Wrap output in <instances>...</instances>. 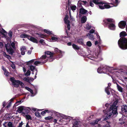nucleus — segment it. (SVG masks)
Returning a JSON list of instances; mask_svg holds the SVG:
<instances>
[{
    "label": "nucleus",
    "instance_id": "nucleus-61",
    "mask_svg": "<svg viewBox=\"0 0 127 127\" xmlns=\"http://www.w3.org/2000/svg\"><path fill=\"white\" fill-rule=\"evenodd\" d=\"M2 29V32H1V33L2 34H3V33H6V34H7V33L6 32V31L4 30L3 29Z\"/></svg>",
    "mask_w": 127,
    "mask_h": 127
},
{
    "label": "nucleus",
    "instance_id": "nucleus-50",
    "mask_svg": "<svg viewBox=\"0 0 127 127\" xmlns=\"http://www.w3.org/2000/svg\"><path fill=\"white\" fill-rule=\"evenodd\" d=\"M57 120H58L56 119H54L52 117V119L51 121H52L53 122H54L55 124L56 123H57Z\"/></svg>",
    "mask_w": 127,
    "mask_h": 127
},
{
    "label": "nucleus",
    "instance_id": "nucleus-15",
    "mask_svg": "<svg viewBox=\"0 0 127 127\" xmlns=\"http://www.w3.org/2000/svg\"><path fill=\"white\" fill-rule=\"evenodd\" d=\"M6 50L9 54L11 55H12L14 53L13 50L11 47H10L9 48L7 49V50Z\"/></svg>",
    "mask_w": 127,
    "mask_h": 127
},
{
    "label": "nucleus",
    "instance_id": "nucleus-46",
    "mask_svg": "<svg viewBox=\"0 0 127 127\" xmlns=\"http://www.w3.org/2000/svg\"><path fill=\"white\" fill-rule=\"evenodd\" d=\"M70 20L71 21H75L73 17L70 14V18H69Z\"/></svg>",
    "mask_w": 127,
    "mask_h": 127
},
{
    "label": "nucleus",
    "instance_id": "nucleus-13",
    "mask_svg": "<svg viewBox=\"0 0 127 127\" xmlns=\"http://www.w3.org/2000/svg\"><path fill=\"white\" fill-rule=\"evenodd\" d=\"M103 68V71H104V73H106L107 72L109 71V67L105 65L103 66H102Z\"/></svg>",
    "mask_w": 127,
    "mask_h": 127
},
{
    "label": "nucleus",
    "instance_id": "nucleus-18",
    "mask_svg": "<svg viewBox=\"0 0 127 127\" xmlns=\"http://www.w3.org/2000/svg\"><path fill=\"white\" fill-rule=\"evenodd\" d=\"M35 66H34L32 65H30L29 66V69L31 71H33L34 69L36 71V73L35 74L36 75V73L37 72V70L35 68Z\"/></svg>",
    "mask_w": 127,
    "mask_h": 127
},
{
    "label": "nucleus",
    "instance_id": "nucleus-19",
    "mask_svg": "<svg viewBox=\"0 0 127 127\" xmlns=\"http://www.w3.org/2000/svg\"><path fill=\"white\" fill-rule=\"evenodd\" d=\"M72 46L73 48L74 49L76 50H78L80 49V48L79 47L74 44H73L72 45Z\"/></svg>",
    "mask_w": 127,
    "mask_h": 127
},
{
    "label": "nucleus",
    "instance_id": "nucleus-54",
    "mask_svg": "<svg viewBox=\"0 0 127 127\" xmlns=\"http://www.w3.org/2000/svg\"><path fill=\"white\" fill-rule=\"evenodd\" d=\"M47 37V36L46 35L42 34L40 37L42 38H45V37Z\"/></svg>",
    "mask_w": 127,
    "mask_h": 127
},
{
    "label": "nucleus",
    "instance_id": "nucleus-31",
    "mask_svg": "<svg viewBox=\"0 0 127 127\" xmlns=\"http://www.w3.org/2000/svg\"><path fill=\"white\" fill-rule=\"evenodd\" d=\"M26 89H27L28 91L30 92L31 94H33V91L31 88H29L28 87H26Z\"/></svg>",
    "mask_w": 127,
    "mask_h": 127
},
{
    "label": "nucleus",
    "instance_id": "nucleus-56",
    "mask_svg": "<svg viewBox=\"0 0 127 127\" xmlns=\"http://www.w3.org/2000/svg\"><path fill=\"white\" fill-rule=\"evenodd\" d=\"M8 73V72L6 70L4 71V74H5V76H8V75L7 74Z\"/></svg>",
    "mask_w": 127,
    "mask_h": 127
},
{
    "label": "nucleus",
    "instance_id": "nucleus-1",
    "mask_svg": "<svg viewBox=\"0 0 127 127\" xmlns=\"http://www.w3.org/2000/svg\"><path fill=\"white\" fill-rule=\"evenodd\" d=\"M121 38L119 40L118 44L119 47L123 50L127 49V38L124 37L127 35V34L125 31H122L120 33Z\"/></svg>",
    "mask_w": 127,
    "mask_h": 127
},
{
    "label": "nucleus",
    "instance_id": "nucleus-44",
    "mask_svg": "<svg viewBox=\"0 0 127 127\" xmlns=\"http://www.w3.org/2000/svg\"><path fill=\"white\" fill-rule=\"evenodd\" d=\"M91 28V26L89 25V24H87L86 25V29L87 30H90Z\"/></svg>",
    "mask_w": 127,
    "mask_h": 127
},
{
    "label": "nucleus",
    "instance_id": "nucleus-33",
    "mask_svg": "<svg viewBox=\"0 0 127 127\" xmlns=\"http://www.w3.org/2000/svg\"><path fill=\"white\" fill-rule=\"evenodd\" d=\"M70 21H68L67 23H65L67 24V27L68 30H69L70 29Z\"/></svg>",
    "mask_w": 127,
    "mask_h": 127
},
{
    "label": "nucleus",
    "instance_id": "nucleus-24",
    "mask_svg": "<svg viewBox=\"0 0 127 127\" xmlns=\"http://www.w3.org/2000/svg\"><path fill=\"white\" fill-rule=\"evenodd\" d=\"M87 36L90 39L93 40L94 39V36L93 35L89 33H88L87 34Z\"/></svg>",
    "mask_w": 127,
    "mask_h": 127
},
{
    "label": "nucleus",
    "instance_id": "nucleus-9",
    "mask_svg": "<svg viewBox=\"0 0 127 127\" xmlns=\"http://www.w3.org/2000/svg\"><path fill=\"white\" fill-rule=\"evenodd\" d=\"M101 119H97L95 120H94L90 123V124L92 126H94L97 124L99 121Z\"/></svg>",
    "mask_w": 127,
    "mask_h": 127
},
{
    "label": "nucleus",
    "instance_id": "nucleus-32",
    "mask_svg": "<svg viewBox=\"0 0 127 127\" xmlns=\"http://www.w3.org/2000/svg\"><path fill=\"white\" fill-rule=\"evenodd\" d=\"M10 46V44L9 43H8L7 44H5V47L6 50H7V49H8L10 48V47H11Z\"/></svg>",
    "mask_w": 127,
    "mask_h": 127
},
{
    "label": "nucleus",
    "instance_id": "nucleus-45",
    "mask_svg": "<svg viewBox=\"0 0 127 127\" xmlns=\"http://www.w3.org/2000/svg\"><path fill=\"white\" fill-rule=\"evenodd\" d=\"M86 44L89 47H91L92 45V44L90 41H88L87 42Z\"/></svg>",
    "mask_w": 127,
    "mask_h": 127
},
{
    "label": "nucleus",
    "instance_id": "nucleus-40",
    "mask_svg": "<svg viewBox=\"0 0 127 127\" xmlns=\"http://www.w3.org/2000/svg\"><path fill=\"white\" fill-rule=\"evenodd\" d=\"M70 7L72 11H74L76 9V6L75 5L70 6Z\"/></svg>",
    "mask_w": 127,
    "mask_h": 127
},
{
    "label": "nucleus",
    "instance_id": "nucleus-3",
    "mask_svg": "<svg viewBox=\"0 0 127 127\" xmlns=\"http://www.w3.org/2000/svg\"><path fill=\"white\" fill-rule=\"evenodd\" d=\"M10 80L12 82V85L15 87H18L19 85L21 86L24 85V84L20 80H15V78L13 77H11Z\"/></svg>",
    "mask_w": 127,
    "mask_h": 127
},
{
    "label": "nucleus",
    "instance_id": "nucleus-21",
    "mask_svg": "<svg viewBox=\"0 0 127 127\" xmlns=\"http://www.w3.org/2000/svg\"><path fill=\"white\" fill-rule=\"evenodd\" d=\"M97 72L99 73H104V71L103 70L102 66L99 67L97 69Z\"/></svg>",
    "mask_w": 127,
    "mask_h": 127
},
{
    "label": "nucleus",
    "instance_id": "nucleus-59",
    "mask_svg": "<svg viewBox=\"0 0 127 127\" xmlns=\"http://www.w3.org/2000/svg\"><path fill=\"white\" fill-rule=\"evenodd\" d=\"M92 0H91V1L90 2V5L92 7H93L94 6V4L92 2Z\"/></svg>",
    "mask_w": 127,
    "mask_h": 127
},
{
    "label": "nucleus",
    "instance_id": "nucleus-30",
    "mask_svg": "<svg viewBox=\"0 0 127 127\" xmlns=\"http://www.w3.org/2000/svg\"><path fill=\"white\" fill-rule=\"evenodd\" d=\"M55 51L56 53H59L60 55H61L62 54L61 51L59 50L58 48H57L55 49Z\"/></svg>",
    "mask_w": 127,
    "mask_h": 127
},
{
    "label": "nucleus",
    "instance_id": "nucleus-14",
    "mask_svg": "<svg viewBox=\"0 0 127 127\" xmlns=\"http://www.w3.org/2000/svg\"><path fill=\"white\" fill-rule=\"evenodd\" d=\"M92 2L96 5H103L104 3V2H98L99 0H92Z\"/></svg>",
    "mask_w": 127,
    "mask_h": 127
},
{
    "label": "nucleus",
    "instance_id": "nucleus-25",
    "mask_svg": "<svg viewBox=\"0 0 127 127\" xmlns=\"http://www.w3.org/2000/svg\"><path fill=\"white\" fill-rule=\"evenodd\" d=\"M109 24L108 27L111 30H113L114 28H115V26L113 23Z\"/></svg>",
    "mask_w": 127,
    "mask_h": 127
},
{
    "label": "nucleus",
    "instance_id": "nucleus-10",
    "mask_svg": "<svg viewBox=\"0 0 127 127\" xmlns=\"http://www.w3.org/2000/svg\"><path fill=\"white\" fill-rule=\"evenodd\" d=\"M88 12V11L85 9L83 8H81L80 9L79 13L82 14H84L85 15V14H86Z\"/></svg>",
    "mask_w": 127,
    "mask_h": 127
},
{
    "label": "nucleus",
    "instance_id": "nucleus-20",
    "mask_svg": "<svg viewBox=\"0 0 127 127\" xmlns=\"http://www.w3.org/2000/svg\"><path fill=\"white\" fill-rule=\"evenodd\" d=\"M121 110L122 112H127V106L123 105L122 106Z\"/></svg>",
    "mask_w": 127,
    "mask_h": 127
},
{
    "label": "nucleus",
    "instance_id": "nucleus-64",
    "mask_svg": "<svg viewBox=\"0 0 127 127\" xmlns=\"http://www.w3.org/2000/svg\"><path fill=\"white\" fill-rule=\"evenodd\" d=\"M44 40L43 39H41L40 40L39 42L41 44L44 42Z\"/></svg>",
    "mask_w": 127,
    "mask_h": 127
},
{
    "label": "nucleus",
    "instance_id": "nucleus-63",
    "mask_svg": "<svg viewBox=\"0 0 127 127\" xmlns=\"http://www.w3.org/2000/svg\"><path fill=\"white\" fill-rule=\"evenodd\" d=\"M67 44L68 46H70L72 45V43L71 42H69Z\"/></svg>",
    "mask_w": 127,
    "mask_h": 127
},
{
    "label": "nucleus",
    "instance_id": "nucleus-17",
    "mask_svg": "<svg viewBox=\"0 0 127 127\" xmlns=\"http://www.w3.org/2000/svg\"><path fill=\"white\" fill-rule=\"evenodd\" d=\"M87 18L85 16H83L81 18V22L82 23H85L86 21Z\"/></svg>",
    "mask_w": 127,
    "mask_h": 127
},
{
    "label": "nucleus",
    "instance_id": "nucleus-43",
    "mask_svg": "<svg viewBox=\"0 0 127 127\" xmlns=\"http://www.w3.org/2000/svg\"><path fill=\"white\" fill-rule=\"evenodd\" d=\"M26 118L28 120L30 119L31 120L32 117L31 116L29 115H28L27 114L26 115Z\"/></svg>",
    "mask_w": 127,
    "mask_h": 127
},
{
    "label": "nucleus",
    "instance_id": "nucleus-38",
    "mask_svg": "<svg viewBox=\"0 0 127 127\" xmlns=\"http://www.w3.org/2000/svg\"><path fill=\"white\" fill-rule=\"evenodd\" d=\"M45 119L46 120H50L51 121L52 119V117L51 116H49L45 118Z\"/></svg>",
    "mask_w": 127,
    "mask_h": 127
},
{
    "label": "nucleus",
    "instance_id": "nucleus-36",
    "mask_svg": "<svg viewBox=\"0 0 127 127\" xmlns=\"http://www.w3.org/2000/svg\"><path fill=\"white\" fill-rule=\"evenodd\" d=\"M30 77L27 78L25 77L24 78L23 80L29 83H30Z\"/></svg>",
    "mask_w": 127,
    "mask_h": 127
},
{
    "label": "nucleus",
    "instance_id": "nucleus-60",
    "mask_svg": "<svg viewBox=\"0 0 127 127\" xmlns=\"http://www.w3.org/2000/svg\"><path fill=\"white\" fill-rule=\"evenodd\" d=\"M23 123L22 122L21 123L19 124V125L18 127H22V126L23 125Z\"/></svg>",
    "mask_w": 127,
    "mask_h": 127
},
{
    "label": "nucleus",
    "instance_id": "nucleus-53",
    "mask_svg": "<svg viewBox=\"0 0 127 127\" xmlns=\"http://www.w3.org/2000/svg\"><path fill=\"white\" fill-rule=\"evenodd\" d=\"M47 57V55L45 54V55H43L40 58L42 59H45Z\"/></svg>",
    "mask_w": 127,
    "mask_h": 127
},
{
    "label": "nucleus",
    "instance_id": "nucleus-49",
    "mask_svg": "<svg viewBox=\"0 0 127 127\" xmlns=\"http://www.w3.org/2000/svg\"><path fill=\"white\" fill-rule=\"evenodd\" d=\"M8 103V105L6 107L7 108H9L11 106V103L10 102H9Z\"/></svg>",
    "mask_w": 127,
    "mask_h": 127
},
{
    "label": "nucleus",
    "instance_id": "nucleus-7",
    "mask_svg": "<svg viewBox=\"0 0 127 127\" xmlns=\"http://www.w3.org/2000/svg\"><path fill=\"white\" fill-rule=\"evenodd\" d=\"M45 55H47V57L51 58L53 57L54 55L53 53H52L51 52L47 51H45Z\"/></svg>",
    "mask_w": 127,
    "mask_h": 127
},
{
    "label": "nucleus",
    "instance_id": "nucleus-58",
    "mask_svg": "<svg viewBox=\"0 0 127 127\" xmlns=\"http://www.w3.org/2000/svg\"><path fill=\"white\" fill-rule=\"evenodd\" d=\"M11 66L12 68L14 69L15 68V65L14 64H11Z\"/></svg>",
    "mask_w": 127,
    "mask_h": 127
},
{
    "label": "nucleus",
    "instance_id": "nucleus-41",
    "mask_svg": "<svg viewBox=\"0 0 127 127\" xmlns=\"http://www.w3.org/2000/svg\"><path fill=\"white\" fill-rule=\"evenodd\" d=\"M7 125L8 127H14L13 126L12 123L10 122H9L8 123Z\"/></svg>",
    "mask_w": 127,
    "mask_h": 127
},
{
    "label": "nucleus",
    "instance_id": "nucleus-27",
    "mask_svg": "<svg viewBox=\"0 0 127 127\" xmlns=\"http://www.w3.org/2000/svg\"><path fill=\"white\" fill-rule=\"evenodd\" d=\"M29 111L30 110L29 109H27L26 107H25V108H24L23 111L22 113L25 114H27L29 113Z\"/></svg>",
    "mask_w": 127,
    "mask_h": 127
},
{
    "label": "nucleus",
    "instance_id": "nucleus-29",
    "mask_svg": "<svg viewBox=\"0 0 127 127\" xmlns=\"http://www.w3.org/2000/svg\"><path fill=\"white\" fill-rule=\"evenodd\" d=\"M69 17L67 15H66L65 16V17L64 19V22L65 23H67L68 21H69L68 20Z\"/></svg>",
    "mask_w": 127,
    "mask_h": 127
},
{
    "label": "nucleus",
    "instance_id": "nucleus-52",
    "mask_svg": "<svg viewBox=\"0 0 127 127\" xmlns=\"http://www.w3.org/2000/svg\"><path fill=\"white\" fill-rule=\"evenodd\" d=\"M11 45L13 48H15V43L14 42H12L11 44Z\"/></svg>",
    "mask_w": 127,
    "mask_h": 127
},
{
    "label": "nucleus",
    "instance_id": "nucleus-37",
    "mask_svg": "<svg viewBox=\"0 0 127 127\" xmlns=\"http://www.w3.org/2000/svg\"><path fill=\"white\" fill-rule=\"evenodd\" d=\"M49 113V110H45L44 111H42L41 113V115H42L43 116L44 115V114L46 113Z\"/></svg>",
    "mask_w": 127,
    "mask_h": 127
},
{
    "label": "nucleus",
    "instance_id": "nucleus-28",
    "mask_svg": "<svg viewBox=\"0 0 127 127\" xmlns=\"http://www.w3.org/2000/svg\"><path fill=\"white\" fill-rule=\"evenodd\" d=\"M77 42L80 44L83 45L84 44L83 39L82 38H80L77 40Z\"/></svg>",
    "mask_w": 127,
    "mask_h": 127
},
{
    "label": "nucleus",
    "instance_id": "nucleus-42",
    "mask_svg": "<svg viewBox=\"0 0 127 127\" xmlns=\"http://www.w3.org/2000/svg\"><path fill=\"white\" fill-rule=\"evenodd\" d=\"M31 74V72L29 70H28L25 73V76H29Z\"/></svg>",
    "mask_w": 127,
    "mask_h": 127
},
{
    "label": "nucleus",
    "instance_id": "nucleus-8",
    "mask_svg": "<svg viewBox=\"0 0 127 127\" xmlns=\"http://www.w3.org/2000/svg\"><path fill=\"white\" fill-rule=\"evenodd\" d=\"M28 39L34 43H38V41L37 39L35 38L30 36L29 37H28Z\"/></svg>",
    "mask_w": 127,
    "mask_h": 127
},
{
    "label": "nucleus",
    "instance_id": "nucleus-62",
    "mask_svg": "<svg viewBox=\"0 0 127 127\" xmlns=\"http://www.w3.org/2000/svg\"><path fill=\"white\" fill-rule=\"evenodd\" d=\"M109 87L108 86L105 89V92H107V91H109Z\"/></svg>",
    "mask_w": 127,
    "mask_h": 127
},
{
    "label": "nucleus",
    "instance_id": "nucleus-2",
    "mask_svg": "<svg viewBox=\"0 0 127 127\" xmlns=\"http://www.w3.org/2000/svg\"><path fill=\"white\" fill-rule=\"evenodd\" d=\"M118 99L116 100L113 104L111 106L109 112H110L109 116L110 117H115L118 115L117 107L116 105L118 102Z\"/></svg>",
    "mask_w": 127,
    "mask_h": 127
},
{
    "label": "nucleus",
    "instance_id": "nucleus-39",
    "mask_svg": "<svg viewBox=\"0 0 127 127\" xmlns=\"http://www.w3.org/2000/svg\"><path fill=\"white\" fill-rule=\"evenodd\" d=\"M4 56L6 58L8 59H11L10 56L9 55L6 54L5 52H4Z\"/></svg>",
    "mask_w": 127,
    "mask_h": 127
},
{
    "label": "nucleus",
    "instance_id": "nucleus-5",
    "mask_svg": "<svg viewBox=\"0 0 127 127\" xmlns=\"http://www.w3.org/2000/svg\"><path fill=\"white\" fill-rule=\"evenodd\" d=\"M127 25L126 22L125 21H121L119 24V26L121 28H124Z\"/></svg>",
    "mask_w": 127,
    "mask_h": 127
},
{
    "label": "nucleus",
    "instance_id": "nucleus-48",
    "mask_svg": "<svg viewBox=\"0 0 127 127\" xmlns=\"http://www.w3.org/2000/svg\"><path fill=\"white\" fill-rule=\"evenodd\" d=\"M51 39L52 40H54L56 41L58 39V38L55 37H52L51 38Z\"/></svg>",
    "mask_w": 127,
    "mask_h": 127
},
{
    "label": "nucleus",
    "instance_id": "nucleus-34",
    "mask_svg": "<svg viewBox=\"0 0 127 127\" xmlns=\"http://www.w3.org/2000/svg\"><path fill=\"white\" fill-rule=\"evenodd\" d=\"M35 116H36L37 117L39 118H40L41 117V115H40V113L38 112H36L35 113Z\"/></svg>",
    "mask_w": 127,
    "mask_h": 127
},
{
    "label": "nucleus",
    "instance_id": "nucleus-12",
    "mask_svg": "<svg viewBox=\"0 0 127 127\" xmlns=\"http://www.w3.org/2000/svg\"><path fill=\"white\" fill-rule=\"evenodd\" d=\"M87 3V2L86 1H84L82 0H79L78 2V6L80 4L81 6H82L81 5L83 4L84 5H86Z\"/></svg>",
    "mask_w": 127,
    "mask_h": 127
},
{
    "label": "nucleus",
    "instance_id": "nucleus-4",
    "mask_svg": "<svg viewBox=\"0 0 127 127\" xmlns=\"http://www.w3.org/2000/svg\"><path fill=\"white\" fill-rule=\"evenodd\" d=\"M118 0H115V2L114 4L113 5V6H111L110 5L107 4L106 3L104 2V3L103 5H99L98 6L99 8L102 9H104L105 8L108 9L109 8L111 7L114 6H117L118 3Z\"/></svg>",
    "mask_w": 127,
    "mask_h": 127
},
{
    "label": "nucleus",
    "instance_id": "nucleus-16",
    "mask_svg": "<svg viewBox=\"0 0 127 127\" xmlns=\"http://www.w3.org/2000/svg\"><path fill=\"white\" fill-rule=\"evenodd\" d=\"M21 54L23 55H25V50H26V48L25 46L21 47L20 48Z\"/></svg>",
    "mask_w": 127,
    "mask_h": 127
},
{
    "label": "nucleus",
    "instance_id": "nucleus-55",
    "mask_svg": "<svg viewBox=\"0 0 127 127\" xmlns=\"http://www.w3.org/2000/svg\"><path fill=\"white\" fill-rule=\"evenodd\" d=\"M35 34L36 35H38L39 37H40L42 34L41 33L39 32L38 33V32L35 33Z\"/></svg>",
    "mask_w": 127,
    "mask_h": 127
},
{
    "label": "nucleus",
    "instance_id": "nucleus-35",
    "mask_svg": "<svg viewBox=\"0 0 127 127\" xmlns=\"http://www.w3.org/2000/svg\"><path fill=\"white\" fill-rule=\"evenodd\" d=\"M44 32L49 35L52 34L51 31H50L46 29H44Z\"/></svg>",
    "mask_w": 127,
    "mask_h": 127
},
{
    "label": "nucleus",
    "instance_id": "nucleus-11",
    "mask_svg": "<svg viewBox=\"0 0 127 127\" xmlns=\"http://www.w3.org/2000/svg\"><path fill=\"white\" fill-rule=\"evenodd\" d=\"M24 108H25V107L23 106L19 107L17 110L18 112L19 113H22L23 111Z\"/></svg>",
    "mask_w": 127,
    "mask_h": 127
},
{
    "label": "nucleus",
    "instance_id": "nucleus-51",
    "mask_svg": "<svg viewBox=\"0 0 127 127\" xmlns=\"http://www.w3.org/2000/svg\"><path fill=\"white\" fill-rule=\"evenodd\" d=\"M79 123L80 122L79 121H76L74 122V124H73V125L77 126V125H79Z\"/></svg>",
    "mask_w": 127,
    "mask_h": 127
},
{
    "label": "nucleus",
    "instance_id": "nucleus-22",
    "mask_svg": "<svg viewBox=\"0 0 127 127\" xmlns=\"http://www.w3.org/2000/svg\"><path fill=\"white\" fill-rule=\"evenodd\" d=\"M47 60H45L44 61V62H41L39 61H36L34 62V64L36 65H37L38 64H40L41 63H42V64H43L46 63L47 62Z\"/></svg>",
    "mask_w": 127,
    "mask_h": 127
},
{
    "label": "nucleus",
    "instance_id": "nucleus-23",
    "mask_svg": "<svg viewBox=\"0 0 127 127\" xmlns=\"http://www.w3.org/2000/svg\"><path fill=\"white\" fill-rule=\"evenodd\" d=\"M117 88L118 90L121 92H122L123 91V88L117 83H116Z\"/></svg>",
    "mask_w": 127,
    "mask_h": 127
},
{
    "label": "nucleus",
    "instance_id": "nucleus-47",
    "mask_svg": "<svg viewBox=\"0 0 127 127\" xmlns=\"http://www.w3.org/2000/svg\"><path fill=\"white\" fill-rule=\"evenodd\" d=\"M8 35L11 38L12 34V31H10L9 32V33H8Z\"/></svg>",
    "mask_w": 127,
    "mask_h": 127
},
{
    "label": "nucleus",
    "instance_id": "nucleus-57",
    "mask_svg": "<svg viewBox=\"0 0 127 127\" xmlns=\"http://www.w3.org/2000/svg\"><path fill=\"white\" fill-rule=\"evenodd\" d=\"M95 31V30H93V29H91L90 31V33H93Z\"/></svg>",
    "mask_w": 127,
    "mask_h": 127
},
{
    "label": "nucleus",
    "instance_id": "nucleus-6",
    "mask_svg": "<svg viewBox=\"0 0 127 127\" xmlns=\"http://www.w3.org/2000/svg\"><path fill=\"white\" fill-rule=\"evenodd\" d=\"M104 22V23H105L106 25H107L114 22V21L112 19L107 18V19Z\"/></svg>",
    "mask_w": 127,
    "mask_h": 127
},
{
    "label": "nucleus",
    "instance_id": "nucleus-26",
    "mask_svg": "<svg viewBox=\"0 0 127 127\" xmlns=\"http://www.w3.org/2000/svg\"><path fill=\"white\" fill-rule=\"evenodd\" d=\"M30 35L26 34L25 33L21 35L20 37L22 38H27L28 39V37L30 36Z\"/></svg>",
    "mask_w": 127,
    "mask_h": 127
}]
</instances>
